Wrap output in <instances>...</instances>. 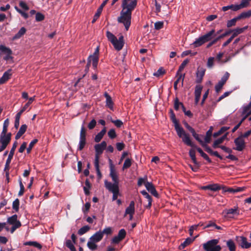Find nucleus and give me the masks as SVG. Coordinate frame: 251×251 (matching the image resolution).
I'll list each match as a JSON object with an SVG mask.
<instances>
[{"label": "nucleus", "instance_id": "10", "mask_svg": "<svg viewBox=\"0 0 251 251\" xmlns=\"http://www.w3.org/2000/svg\"><path fill=\"white\" fill-rule=\"evenodd\" d=\"M234 142L236 147L233 148L234 150L241 151L246 147V143L244 139L240 136L234 139Z\"/></svg>", "mask_w": 251, "mask_h": 251}, {"label": "nucleus", "instance_id": "36", "mask_svg": "<svg viewBox=\"0 0 251 251\" xmlns=\"http://www.w3.org/2000/svg\"><path fill=\"white\" fill-rule=\"evenodd\" d=\"M245 189V187H234V188H229L227 189L226 191L232 193H236L239 192H242L244 191Z\"/></svg>", "mask_w": 251, "mask_h": 251}, {"label": "nucleus", "instance_id": "23", "mask_svg": "<svg viewBox=\"0 0 251 251\" xmlns=\"http://www.w3.org/2000/svg\"><path fill=\"white\" fill-rule=\"evenodd\" d=\"M230 33V31H226L225 33H223V34L221 35L220 36L213 39L212 41H211L207 45V48H209L211 46H212L213 45L216 44L219 40L220 39L223 38L224 37L229 34Z\"/></svg>", "mask_w": 251, "mask_h": 251}, {"label": "nucleus", "instance_id": "9", "mask_svg": "<svg viewBox=\"0 0 251 251\" xmlns=\"http://www.w3.org/2000/svg\"><path fill=\"white\" fill-rule=\"evenodd\" d=\"M4 54L5 56L3 57V59L6 61H8L10 59H12L13 57L11 56L12 54V51L11 50L6 46L0 45V54Z\"/></svg>", "mask_w": 251, "mask_h": 251}, {"label": "nucleus", "instance_id": "35", "mask_svg": "<svg viewBox=\"0 0 251 251\" xmlns=\"http://www.w3.org/2000/svg\"><path fill=\"white\" fill-rule=\"evenodd\" d=\"M212 130L213 127L211 126L209 130L206 132V136L204 138V142H205V143H209L210 142Z\"/></svg>", "mask_w": 251, "mask_h": 251}, {"label": "nucleus", "instance_id": "11", "mask_svg": "<svg viewBox=\"0 0 251 251\" xmlns=\"http://www.w3.org/2000/svg\"><path fill=\"white\" fill-rule=\"evenodd\" d=\"M86 144V130L84 127V125H82L81 127L79 142L78 144V149L80 151L82 150Z\"/></svg>", "mask_w": 251, "mask_h": 251}, {"label": "nucleus", "instance_id": "1", "mask_svg": "<svg viewBox=\"0 0 251 251\" xmlns=\"http://www.w3.org/2000/svg\"><path fill=\"white\" fill-rule=\"evenodd\" d=\"M137 4V0H123L121 7L122 9L120 16L118 18V22L123 24L126 31L131 25V13Z\"/></svg>", "mask_w": 251, "mask_h": 251}, {"label": "nucleus", "instance_id": "31", "mask_svg": "<svg viewBox=\"0 0 251 251\" xmlns=\"http://www.w3.org/2000/svg\"><path fill=\"white\" fill-rule=\"evenodd\" d=\"M226 244L227 248L229 249V251H236V246L234 242V241L229 239L226 242Z\"/></svg>", "mask_w": 251, "mask_h": 251}, {"label": "nucleus", "instance_id": "58", "mask_svg": "<svg viewBox=\"0 0 251 251\" xmlns=\"http://www.w3.org/2000/svg\"><path fill=\"white\" fill-rule=\"evenodd\" d=\"M11 160H9V159H7L6 161V163L5 164V167L4 170L6 172V176H8L9 175V166L10 164L11 163Z\"/></svg>", "mask_w": 251, "mask_h": 251}, {"label": "nucleus", "instance_id": "6", "mask_svg": "<svg viewBox=\"0 0 251 251\" xmlns=\"http://www.w3.org/2000/svg\"><path fill=\"white\" fill-rule=\"evenodd\" d=\"M218 243V239H213L204 244L203 247L205 251H220L221 247L217 245Z\"/></svg>", "mask_w": 251, "mask_h": 251}, {"label": "nucleus", "instance_id": "25", "mask_svg": "<svg viewBox=\"0 0 251 251\" xmlns=\"http://www.w3.org/2000/svg\"><path fill=\"white\" fill-rule=\"evenodd\" d=\"M110 176L111 177L114 182L119 183L118 175L112 164L110 166Z\"/></svg>", "mask_w": 251, "mask_h": 251}, {"label": "nucleus", "instance_id": "28", "mask_svg": "<svg viewBox=\"0 0 251 251\" xmlns=\"http://www.w3.org/2000/svg\"><path fill=\"white\" fill-rule=\"evenodd\" d=\"M104 96L106 98V105L110 109L112 110L113 108V102L111 97L107 93L104 94Z\"/></svg>", "mask_w": 251, "mask_h": 251}, {"label": "nucleus", "instance_id": "60", "mask_svg": "<svg viewBox=\"0 0 251 251\" xmlns=\"http://www.w3.org/2000/svg\"><path fill=\"white\" fill-rule=\"evenodd\" d=\"M221 189L220 186L218 184H210V190L217 191Z\"/></svg>", "mask_w": 251, "mask_h": 251}, {"label": "nucleus", "instance_id": "44", "mask_svg": "<svg viewBox=\"0 0 251 251\" xmlns=\"http://www.w3.org/2000/svg\"><path fill=\"white\" fill-rule=\"evenodd\" d=\"M184 75H180L178 78H177L175 82L174 83V88L175 90H176L177 89V84L178 83L181 81V86H182L183 85V79H184Z\"/></svg>", "mask_w": 251, "mask_h": 251}, {"label": "nucleus", "instance_id": "15", "mask_svg": "<svg viewBox=\"0 0 251 251\" xmlns=\"http://www.w3.org/2000/svg\"><path fill=\"white\" fill-rule=\"evenodd\" d=\"M104 185L105 188L112 193L119 191L118 183L117 182L112 183L110 182H108L107 180H105Z\"/></svg>", "mask_w": 251, "mask_h": 251}, {"label": "nucleus", "instance_id": "32", "mask_svg": "<svg viewBox=\"0 0 251 251\" xmlns=\"http://www.w3.org/2000/svg\"><path fill=\"white\" fill-rule=\"evenodd\" d=\"M141 193L144 196L145 198L147 199V201H148V205L147 206V207L150 208L151 205V202H152V199L151 197L149 195V194L145 191L143 190L141 192Z\"/></svg>", "mask_w": 251, "mask_h": 251}, {"label": "nucleus", "instance_id": "61", "mask_svg": "<svg viewBox=\"0 0 251 251\" xmlns=\"http://www.w3.org/2000/svg\"><path fill=\"white\" fill-rule=\"evenodd\" d=\"M214 58L210 57L208 59L207 62V67L208 68H211L214 65Z\"/></svg>", "mask_w": 251, "mask_h": 251}, {"label": "nucleus", "instance_id": "54", "mask_svg": "<svg viewBox=\"0 0 251 251\" xmlns=\"http://www.w3.org/2000/svg\"><path fill=\"white\" fill-rule=\"evenodd\" d=\"M35 100V96L33 97H31L29 99L27 103H26L24 106L22 108L24 111L26 110L27 108L29 107L30 104L34 100Z\"/></svg>", "mask_w": 251, "mask_h": 251}, {"label": "nucleus", "instance_id": "7", "mask_svg": "<svg viewBox=\"0 0 251 251\" xmlns=\"http://www.w3.org/2000/svg\"><path fill=\"white\" fill-rule=\"evenodd\" d=\"M18 217L16 214L13 215L7 218V224L12 225L10 228V232L13 233L16 229L21 226L22 224L20 221L18 220Z\"/></svg>", "mask_w": 251, "mask_h": 251}, {"label": "nucleus", "instance_id": "19", "mask_svg": "<svg viewBox=\"0 0 251 251\" xmlns=\"http://www.w3.org/2000/svg\"><path fill=\"white\" fill-rule=\"evenodd\" d=\"M135 213V203L134 201H131L129 205L126 207L125 210L124 216L127 215H134Z\"/></svg>", "mask_w": 251, "mask_h": 251}, {"label": "nucleus", "instance_id": "2", "mask_svg": "<svg viewBox=\"0 0 251 251\" xmlns=\"http://www.w3.org/2000/svg\"><path fill=\"white\" fill-rule=\"evenodd\" d=\"M171 118L172 120V122L174 124L175 128L178 136L182 139V141L186 145L190 147H193L194 144H193L192 142H191L189 137V135L188 133H187L183 129V128L179 126L176 118L175 115L173 113L172 110H171Z\"/></svg>", "mask_w": 251, "mask_h": 251}, {"label": "nucleus", "instance_id": "59", "mask_svg": "<svg viewBox=\"0 0 251 251\" xmlns=\"http://www.w3.org/2000/svg\"><path fill=\"white\" fill-rule=\"evenodd\" d=\"M102 235L103 234L110 235L112 233V229L110 227H107L105 228L102 231H101Z\"/></svg>", "mask_w": 251, "mask_h": 251}, {"label": "nucleus", "instance_id": "41", "mask_svg": "<svg viewBox=\"0 0 251 251\" xmlns=\"http://www.w3.org/2000/svg\"><path fill=\"white\" fill-rule=\"evenodd\" d=\"M26 32V29L23 27H22L18 32L15 34V35L13 37V39H17L20 38L21 37H22L23 35H24Z\"/></svg>", "mask_w": 251, "mask_h": 251}, {"label": "nucleus", "instance_id": "14", "mask_svg": "<svg viewBox=\"0 0 251 251\" xmlns=\"http://www.w3.org/2000/svg\"><path fill=\"white\" fill-rule=\"evenodd\" d=\"M229 76V73L226 72L224 75V76L222 77L221 79L218 82V84L216 85L215 88V91H216L217 93H219L223 85L225 84V83L228 79Z\"/></svg>", "mask_w": 251, "mask_h": 251}, {"label": "nucleus", "instance_id": "20", "mask_svg": "<svg viewBox=\"0 0 251 251\" xmlns=\"http://www.w3.org/2000/svg\"><path fill=\"white\" fill-rule=\"evenodd\" d=\"M12 70L8 69L7 71L5 72L3 74L2 77L0 78V84H3L6 82L10 77L12 75Z\"/></svg>", "mask_w": 251, "mask_h": 251}, {"label": "nucleus", "instance_id": "39", "mask_svg": "<svg viewBox=\"0 0 251 251\" xmlns=\"http://www.w3.org/2000/svg\"><path fill=\"white\" fill-rule=\"evenodd\" d=\"M17 142H15L14 143V144H13V146L10 151V152L9 153L8 158L7 159H9V160L11 161V160L13 158V156L14 155V154L15 150L16 148H17Z\"/></svg>", "mask_w": 251, "mask_h": 251}, {"label": "nucleus", "instance_id": "26", "mask_svg": "<svg viewBox=\"0 0 251 251\" xmlns=\"http://www.w3.org/2000/svg\"><path fill=\"white\" fill-rule=\"evenodd\" d=\"M248 26H246L242 28H237L236 29L230 30L229 31H230V33L232 32L233 34L231 36L233 37V38L237 36L238 35L243 33L245 30L247 29Z\"/></svg>", "mask_w": 251, "mask_h": 251}, {"label": "nucleus", "instance_id": "30", "mask_svg": "<svg viewBox=\"0 0 251 251\" xmlns=\"http://www.w3.org/2000/svg\"><path fill=\"white\" fill-rule=\"evenodd\" d=\"M96 243L97 242H94L93 240H91V239L89 238L87 244V246L91 251H94L96 250L98 248V245Z\"/></svg>", "mask_w": 251, "mask_h": 251}, {"label": "nucleus", "instance_id": "4", "mask_svg": "<svg viewBox=\"0 0 251 251\" xmlns=\"http://www.w3.org/2000/svg\"><path fill=\"white\" fill-rule=\"evenodd\" d=\"M106 37L116 50H122L124 44L123 36H120L118 39L113 33L107 31L106 32Z\"/></svg>", "mask_w": 251, "mask_h": 251}, {"label": "nucleus", "instance_id": "21", "mask_svg": "<svg viewBox=\"0 0 251 251\" xmlns=\"http://www.w3.org/2000/svg\"><path fill=\"white\" fill-rule=\"evenodd\" d=\"M237 239H240L241 243L240 246L241 248L244 249H248L251 247V243L247 242V238L244 236L236 237Z\"/></svg>", "mask_w": 251, "mask_h": 251}, {"label": "nucleus", "instance_id": "34", "mask_svg": "<svg viewBox=\"0 0 251 251\" xmlns=\"http://www.w3.org/2000/svg\"><path fill=\"white\" fill-rule=\"evenodd\" d=\"M193 147H195L198 151L200 153L201 156L205 159L206 160H207L209 163L211 162V159L209 158V157L208 156V155L205 153L200 148H196L195 146L194 145V146Z\"/></svg>", "mask_w": 251, "mask_h": 251}, {"label": "nucleus", "instance_id": "33", "mask_svg": "<svg viewBox=\"0 0 251 251\" xmlns=\"http://www.w3.org/2000/svg\"><path fill=\"white\" fill-rule=\"evenodd\" d=\"M195 239V238H194L193 239L191 238H187L183 243L181 244V245L179 246V249H184L187 246H188V245L190 244L192 242H193Z\"/></svg>", "mask_w": 251, "mask_h": 251}, {"label": "nucleus", "instance_id": "5", "mask_svg": "<svg viewBox=\"0 0 251 251\" xmlns=\"http://www.w3.org/2000/svg\"><path fill=\"white\" fill-rule=\"evenodd\" d=\"M99 47H97L95 49V50L93 54L89 56L88 58V63L86 65V70L88 71L90 64L92 62L93 67L94 69L97 67L98 63L99 61Z\"/></svg>", "mask_w": 251, "mask_h": 251}, {"label": "nucleus", "instance_id": "53", "mask_svg": "<svg viewBox=\"0 0 251 251\" xmlns=\"http://www.w3.org/2000/svg\"><path fill=\"white\" fill-rule=\"evenodd\" d=\"M180 107H181L184 109H185L183 104L181 102H179L178 100L176 99L175 101L174 108L176 110H177L179 109Z\"/></svg>", "mask_w": 251, "mask_h": 251}, {"label": "nucleus", "instance_id": "13", "mask_svg": "<svg viewBox=\"0 0 251 251\" xmlns=\"http://www.w3.org/2000/svg\"><path fill=\"white\" fill-rule=\"evenodd\" d=\"M11 133H1L0 135V143L1 144V146L6 148L8 144L9 143L11 140Z\"/></svg>", "mask_w": 251, "mask_h": 251}, {"label": "nucleus", "instance_id": "3", "mask_svg": "<svg viewBox=\"0 0 251 251\" xmlns=\"http://www.w3.org/2000/svg\"><path fill=\"white\" fill-rule=\"evenodd\" d=\"M216 36L215 31L212 29L206 34L196 39L195 41L191 44L195 48H197L202 46L205 43L211 41Z\"/></svg>", "mask_w": 251, "mask_h": 251}, {"label": "nucleus", "instance_id": "55", "mask_svg": "<svg viewBox=\"0 0 251 251\" xmlns=\"http://www.w3.org/2000/svg\"><path fill=\"white\" fill-rule=\"evenodd\" d=\"M38 142V140L35 139L33 140L29 144L28 147L26 149L27 152L28 153L30 152L34 145Z\"/></svg>", "mask_w": 251, "mask_h": 251}, {"label": "nucleus", "instance_id": "37", "mask_svg": "<svg viewBox=\"0 0 251 251\" xmlns=\"http://www.w3.org/2000/svg\"><path fill=\"white\" fill-rule=\"evenodd\" d=\"M226 134H225L221 138L216 140L213 144V147L214 148L218 147V145L222 144L224 142L225 139L226 138Z\"/></svg>", "mask_w": 251, "mask_h": 251}, {"label": "nucleus", "instance_id": "45", "mask_svg": "<svg viewBox=\"0 0 251 251\" xmlns=\"http://www.w3.org/2000/svg\"><path fill=\"white\" fill-rule=\"evenodd\" d=\"M238 17L237 16L230 20H229L227 22L226 26L227 27H230L232 26H234L236 25V23L238 20H239Z\"/></svg>", "mask_w": 251, "mask_h": 251}, {"label": "nucleus", "instance_id": "47", "mask_svg": "<svg viewBox=\"0 0 251 251\" xmlns=\"http://www.w3.org/2000/svg\"><path fill=\"white\" fill-rule=\"evenodd\" d=\"M251 1V0H242L240 4H238L240 9L248 7Z\"/></svg>", "mask_w": 251, "mask_h": 251}, {"label": "nucleus", "instance_id": "49", "mask_svg": "<svg viewBox=\"0 0 251 251\" xmlns=\"http://www.w3.org/2000/svg\"><path fill=\"white\" fill-rule=\"evenodd\" d=\"M66 245L71 251H76L72 242L70 240L66 241Z\"/></svg>", "mask_w": 251, "mask_h": 251}, {"label": "nucleus", "instance_id": "46", "mask_svg": "<svg viewBox=\"0 0 251 251\" xmlns=\"http://www.w3.org/2000/svg\"><path fill=\"white\" fill-rule=\"evenodd\" d=\"M90 229V226H85L83 227H82L81 228H80L78 231V234L79 235H82L84 234H85V233H86L87 232H88Z\"/></svg>", "mask_w": 251, "mask_h": 251}, {"label": "nucleus", "instance_id": "8", "mask_svg": "<svg viewBox=\"0 0 251 251\" xmlns=\"http://www.w3.org/2000/svg\"><path fill=\"white\" fill-rule=\"evenodd\" d=\"M107 144L105 141H102L101 143L96 144L95 146V149L96 151L95 160H96L97 158L98 161H99V155L103 152L104 150L106 148Z\"/></svg>", "mask_w": 251, "mask_h": 251}, {"label": "nucleus", "instance_id": "48", "mask_svg": "<svg viewBox=\"0 0 251 251\" xmlns=\"http://www.w3.org/2000/svg\"><path fill=\"white\" fill-rule=\"evenodd\" d=\"M94 165H95V167L96 168V170L98 176H99V178H101V174L100 169H99V161H98L97 158L96 159V160H95V161H94Z\"/></svg>", "mask_w": 251, "mask_h": 251}, {"label": "nucleus", "instance_id": "12", "mask_svg": "<svg viewBox=\"0 0 251 251\" xmlns=\"http://www.w3.org/2000/svg\"><path fill=\"white\" fill-rule=\"evenodd\" d=\"M223 213L225 217L226 218H234L235 216L239 215V210L237 207H234L233 208L225 210Z\"/></svg>", "mask_w": 251, "mask_h": 251}, {"label": "nucleus", "instance_id": "18", "mask_svg": "<svg viewBox=\"0 0 251 251\" xmlns=\"http://www.w3.org/2000/svg\"><path fill=\"white\" fill-rule=\"evenodd\" d=\"M202 89V86L201 85H197L195 89V102L197 104L200 100L201 93Z\"/></svg>", "mask_w": 251, "mask_h": 251}, {"label": "nucleus", "instance_id": "24", "mask_svg": "<svg viewBox=\"0 0 251 251\" xmlns=\"http://www.w3.org/2000/svg\"><path fill=\"white\" fill-rule=\"evenodd\" d=\"M103 238V235L101 231L100 230L97 232H96L94 235H93L90 238L91 240H93L94 242L97 243L100 242Z\"/></svg>", "mask_w": 251, "mask_h": 251}, {"label": "nucleus", "instance_id": "57", "mask_svg": "<svg viewBox=\"0 0 251 251\" xmlns=\"http://www.w3.org/2000/svg\"><path fill=\"white\" fill-rule=\"evenodd\" d=\"M19 201L18 199H17L13 202L12 207L13 209L15 210V211L17 212L19 210Z\"/></svg>", "mask_w": 251, "mask_h": 251}, {"label": "nucleus", "instance_id": "43", "mask_svg": "<svg viewBox=\"0 0 251 251\" xmlns=\"http://www.w3.org/2000/svg\"><path fill=\"white\" fill-rule=\"evenodd\" d=\"M251 16V9L248 11L241 13L238 16L239 19L249 18Z\"/></svg>", "mask_w": 251, "mask_h": 251}, {"label": "nucleus", "instance_id": "51", "mask_svg": "<svg viewBox=\"0 0 251 251\" xmlns=\"http://www.w3.org/2000/svg\"><path fill=\"white\" fill-rule=\"evenodd\" d=\"M9 122L8 119H6L3 123V128L1 133H6L7 131V127L9 126Z\"/></svg>", "mask_w": 251, "mask_h": 251}, {"label": "nucleus", "instance_id": "63", "mask_svg": "<svg viewBox=\"0 0 251 251\" xmlns=\"http://www.w3.org/2000/svg\"><path fill=\"white\" fill-rule=\"evenodd\" d=\"M126 235V232L124 229H121L119 231L118 236L122 240L125 237Z\"/></svg>", "mask_w": 251, "mask_h": 251}, {"label": "nucleus", "instance_id": "50", "mask_svg": "<svg viewBox=\"0 0 251 251\" xmlns=\"http://www.w3.org/2000/svg\"><path fill=\"white\" fill-rule=\"evenodd\" d=\"M189 153L190 156L191 157L192 160H193V162L195 164H197V162L196 158V156H195V150H193V149H191L189 151Z\"/></svg>", "mask_w": 251, "mask_h": 251}, {"label": "nucleus", "instance_id": "27", "mask_svg": "<svg viewBox=\"0 0 251 251\" xmlns=\"http://www.w3.org/2000/svg\"><path fill=\"white\" fill-rule=\"evenodd\" d=\"M231 9L233 11H237L240 10V7L238 6V4H231L226 6H223L222 7V10L223 11H226L227 10Z\"/></svg>", "mask_w": 251, "mask_h": 251}, {"label": "nucleus", "instance_id": "38", "mask_svg": "<svg viewBox=\"0 0 251 251\" xmlns=\"http://www.w3.org/2000/svg\"><path fill=\"white\" fill-rule=\"evenodd\" d=\"M24 244L25 246H32L39 249H41L42 248L41 245L36 241H28L25 242Z\"/></svg>", "mask_w": 251, "mask_h": 251}, {"label": "nucleus", "instance_id": "52", "mask_svg": "<svg viewBox=\"0 0 251 251\" xmlns=\"http://www.w3.org/2000/svg\"><path fill=\"white\" fill-rule=\"evenodd\" d=\"M131 165V160L129 158H126L125 162L124 163L123 166V169L125 170L126 169L129 168Z\"/></svg>", "mask_w": 251, "mask_h": 251}, {"label": "nucleus", "instance_id": "16", "mask_svg": "<svg viewBox=\"0 0 251 251\" xmlns=\"http://www.w3.org/2000/svg\"><path fill=\"white\" fill-rule=\"evenodd\" d=\"M109 0H105L100 5V6L97 9V12L95 13L93 19L92 21V23H94L97 19L99 18L100 15L101 14L103 7L105 5Z\"/></svg>", "mask_w": 251, "mask_h": 251}, {"label": "nucleus", "instance_id": "42", "mask_svg": "<svg viewBox=\"0 0 251 251\" xmlns=\"http://www.w3.org/2000/svg\"><path fill=\"white\" fill-rule=\"evenodd\" d=\"M90 188H91L90 183L89 181L88 180V179H87L85 182V186H84V187H83L84 191L85 194L86 195H89V194H90L89 189H90Z\"/></svg>", "mask_w": 251, "mask_h": 251}, {"label": "nucleus", "instance_id": "22", "mask_svg": "<svg viewBox=\"0 0 251 251\" xmlns=\"http://www.w3.org/2000/svg\"><path fill=\"white\" fill-rule=\"evenodd\" d=\"M205 70L202 68H199L196 73L197 83H201L202 80V78L205 74Z\"/></svg>", "mask_w": 251, "mask_h": 251}, {"label": "nucleus", "instance_id": "40", "mask_svg": "<svg viewBox=\"0 0 251 251\" xmlns=\"http://www.w3.org/2000/svg\"><path fill=\"white\" fill-rule=\"evenodd\" d=\"M242 109V114L250 115L251 114V106H250V103L247 105L243 106Z\"/></svg>", "mask_w": 251, "mask_h": 251}, {"label": "nucleus", "instance_id": "17", "mask_svg": "<svg viewBox=\"0 0 251 251\" xmlns=\"http://www.w3.org/2000/svg\"><path fill=\"white\" fill-rule=\"evenodd\" d=\"M145 186L147 190L150 192L152 195L155 197H158V194L152 183L146 182L145 183Z\"/></svg>", "mask_w": 251, "mask_h": 251}, {"label": "nucleus", "instance_id": "56", "mask_svg": "<svg viewBox=\"0 0 251 251\" xmlns=\"http://www.w3.org/2000/svg\"><path fill=\"white\" fill-rule=\"evenodd\" d=\"M19 185H20V189L18 195L19 196H21L23 195V194L24 193L25 187H24L23 184L22 183V180L21 178L19 179Z\"/></svg>", "mask_w": 251, "mask_h": 251}, {"label": "nucleus", "instance_id": "62", "mask_svg": "<svg viewBox=\"0 0 251 251\" xmlns=\"http://www.w3.org/2000/svg\"><path fill=\"white\" fill-rule=\"evenodd\" d=\"M96 124V121L95 119H93L88 125V128L89 129H93L95 127Z\"/></svg>", "mask_w": 251, "mask_h": 251}, {"label": "nucleus", "instance_id": "64", "mask_svg": "<svg viewBox=\"0 0 251 251\" xmlns=\"http://www.w3.org/2000/svg\"><path fill=\"white\" fill-rule=\"evenodd\" d=\"M108 135L111 139H113L116 137V134L115 130L114 129H110L108 132Z\"/></svg>", "mask_w": 251, "mask_h": 251}, {"label": "nucleus", "instance_id": "29", "mask_svg": "<svg viewBox=\"0 0 251 251\" xmlns=\"http://www.w3.org/2000/svg\"><path fill=\"white\" fill-rule=\"evenodd\" d=\"M27 128V126L25 125H23L20 128L19 131L17 132L15 136L16 140L19 139L23 134L25 133Z\"/></svg>", "mask_w": 251, "mask_h": 251}]
</instances>
